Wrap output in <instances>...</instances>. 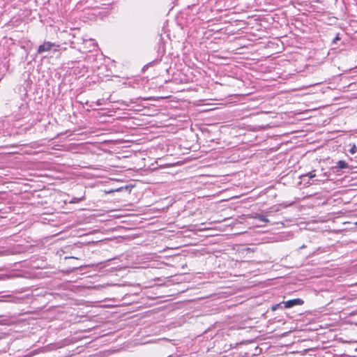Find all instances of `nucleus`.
<instances>
[{
  "label": "nucleus",
  "mask_w": 357,
  "mask_h": 357,
  "mask_svg": "<svg viewBox=\"0 0 357 357\" xmlns=\"http://www.w3.org/2000/svg\"><path fill=\"white\" fill-rule=\"evenodd\" d=\"M340 40V37L339 36V33L336 35V36L332 40V45H335L337 41Z\"/></svg>",
  "instance_id": "9"
},
{
  "label": "nucleus",
  "mask_w": 357,
  "mask_h": 357,
  "mask_svg": "<svg viewBox=\"0 0 357 357\" xmlns=\"http://www.w3.org/2000/svg\"><path fill=\"white\" fill-rule=\"evenodd\" d=\"M284 308H291L296 305H301L304 301L301 298H294L287 301H284Z\"/></svg>",
  "instance_id": "1"
},
{
  "label": "nucleus",
  "mask_w": 357,
  "mask_h": 357,
  "mask_svg": "<svg viewBox=\"0 0 357 357\" xmlns=\"http://www.w3.org/2000/svg\"><path fill=\"white\" fill-rule=\"evenodd\" d=\"M126 106H128L129 105L125 102H123Z\"/></svg>",
  "instance_id": "11"
},
{
  "label": "nucleus",
  "mask_w": 357,
  "mask_h": 357,
  "mask_svg": "<svg viewBox=\"0 0 357 357\" xmlns=\"http://www.w3.org/2000/svg\"><path fill=\"white\" fill-rule=\"evenodd\" d=\"M349 167L347 162H346V161L344 160H339L336 162V166L335 167L338 168V169H346Z\"/></svg>",
  "instance_id": "4"
},
{
  "label": "nucleus",
  "mask_w": 357,
  "mask_h": 357,
  "mask_svg": "<svg viewBox=\"0 0 357 357\" xmlns=\"http://www.w3.org/2000/svg\"><path fill=\"white\" fill-rule=\"evenodd\" d=\"M315 176H316V174L314 173V171H312V172L303 175V177L308 176L309 178H312L315 177Z\"/></svg>",
  "instance_id": "7"
},
{
  "label": "nucleus",
  "mask_w": 357,
  "mask_h": 357,
  "mask_svg": "<svg viewBox=\"0 0 357 357\" xmlns=\"http://www.w3.org/2000/svg\"><path fill=\"white\" fill-rule=\"evenodd\" d=\"M55 44L51 42H45L43 44L40 45L37 50L38 54H42L45 52L50 51L52 47H55Z\"/></svg>",
  "instance_id": "2"
},
{
  "label": "nucleus",
  "mask_w": 357,
  "mask_h": 357,
  "mask_svg": "<svg viewBox=\"0 0 357 357\" xmlns=\"http://www.w3.org/2000/svg\"><path fill=\"white\" fill-rule=\"evenodd\" d=\"M253 218L256 220H259L263 222L267 223L269 222L268 219L264 215L260 213H255L253 215Z\"/></svg>",
  "instance_id": "3"
},
{
  "label": "nucleus",
  "mask_w": 357,
  "mask_h": 357,
  "mask_svg": "<svg viewBox=\"0 0 357 357\" xmlns=\"http://www.w3.org/2000/svg\"><path fill=\"white\" fill-rule=\"evenodd\" d=\"M305 248V246L303 245H302V246H301V247H300V249H303V248Z\"/></svg>",
  "instance_id": "10"
},
{
  "label": "nucleus",
  "mask_w": 357,
  "mask_h": 357,
  "mask_svg": "<svg viewBox=\"0 0 357 357\" xmlns=\"http://www.w3.org/2000/svg\"><path fill=\"white\" fill-rule=\"evenodd\" d=\"M85 199L84 196L81 197H73L72 199L69 202L70 204H76L81 201H83Z\"/></svg>",
  "instance_id": "6"
},
{
  "label": "nucleus",
  "mask_w": 357,
  "mask_h": 357,
  "mask_svg": "<svg viewBox=\"0 0 357 357\" xmlns=\"http://www.w3.org/2000/svg\"><path fill=\"white\" fill-rule=\"evenodd\" d=\"M284 301H282V302H281L280 303H278V304L273 305L271 306V310L272 311H275V310H277L278 309H284Z\"/></svg>",
  "instance_id": "5"
},
{
  "label": "nucleus",
  "mask_w": 357,
  "mask_h": 357,
  "mask_svg": "<svg viewBox=\"0 0 357 357\" xmlns=\"http://www.w3.org/2000/svg\"><path fill=\"white\" fill-rule=\"evenodd\" d=\"M349 152L351 153V154H354L357 152V147L355 144H354L351 149H349Z\"/></svg>",
  "instance_id": "8"
}]
</instances>
